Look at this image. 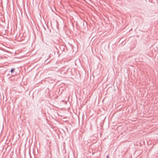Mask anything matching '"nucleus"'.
I'll use <instances>...</instances> for the list:
<instances>
[{
	"instance_id": "1",
	"label": "nucleus",
	"mask_w": 158,
	"mask_h": 158,
	"mask_svg": "<svg viewBox=\"0 0 158 158\" xmlns=\"http://www.w3.org/2000/svg\"><path fill=\"white\" fill-rule=\"evenodd\" d=\"M15 70V69H12L11 70V73H12Z\"/></svg>"
},
{
	"instance_id": "2",
	"label": "nucleus",
	"mask_w": 158,
	"mask_h": 158,
	"mask_svg": "<svg viewBox=\"0 0 158 158\" xmlns=\"http://www.w3.org/2000/svg\"><path fill=\"white\" fill-rule=\"evenodd\" d=\"M109 158V156H107V158Z\"/></svg>"
}]
</instances>
